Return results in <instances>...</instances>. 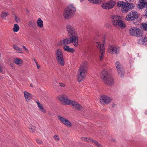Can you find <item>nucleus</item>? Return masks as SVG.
Masks as SVG:
<instances>
[{
	"instance_id": "f257e3e1",
	"label": "nucleus",
	"mask_w": 147,
	"mask_h": 147,
	"mask_svg": "<svg viewBox=\"0 0 147 147\" xmlns=\"http://www.w3.org/2000/svg\"><path fill=\"white\" fill-rule=\"evenodd\" d=\"M66 29L69 38H66L60 41V44L62 46L72 43L76 47L78 46V36L77 33L74 28L70 24L66 25Z\"/></svg>"
},
{
	"instance_id": "f03ea898",
	"label": "nucleus",
	"mask_w": 147,
	"mask_h": 147,
	"mask_svg": "<svg viewBox=\"0 0 147 147\" xmlns=\"http://www.w3.org/2000/svg\"><path fill=\"white\" fill-rule=\"evenodd\" d=\"M76 10V8L73 4L68 5L65 9L63 14L65 18L68 19L74 15Z\"/></svg>"
},
{
	"instance_id": "7ed1b4c3",
	"label": "nucleus",
	"mask_w": 147,
	"mask_h": 147,
	"mask_svg": "<svg viewBox=\"0 0 147 147\" xmlns=\"http://www.w3.org/2000/svg\"><path fill=\"white\" fill-rule=\"evenodd\" d=\"M100 76L103 82L108 86H111L114 83V80L108 71L105 70H102L100 74Z\"/></svg>"
},
{
	"instance_id": "20e7f679",
	"label": "nucleus",
	"mask_w": 147,
	"mask_h": 147,
	"mask_svg": "<svg viewBox=\"0 0 147 147\" xmlns=\"http://www.w3.org/2000/svg\"><path fill=\"white\" fill-rule=\"evenodd\" d=\"M88 62L85 61L81 65L78 72V80L80 82L85 77L88 68Z\"/></svg>"
},
{
	"instance_id": "39448f33",
	"label": "nucleus",
	"mask_w": 147,
	"mask_h": 147,
	"mask_svg": "<svg viewBox=\"0 0 147 147\" xmlns=\"http://www.w3.org/2000/svg\"><path fill=\"white\" fill-rule=\"evenodd\" d=\"M118 7H121V11L123 12L126 13L128 11L129 9H131L133 8L132 3H125L123 1H119L117 3Z\"/></svg>"
},
{
	"instance_id": "423d86ee",
	"label": "nucleus",
	"mask_w": 147,
	"mask_h": 147,
	"mask_svg": "<svg viewBox=\"0 0 147 147\" xmlns=\"http://www.w3.org/2000/svg\"><path fill=\"white\" fill-rule=\"evenodd\" d=\"M120 16L114 15L112 16V23L113 25L116 27H120L121 28H125V23L120 19Z\"/></svg>"
},
{
	"instance_id": "0eeeda50",
	"label": "nucleus",
	"mask_w": 147,
	"mask_h": 147,
	"mask_svg": "<svg viewBox=\"0 0 147 147\" xmlns=\"http://www.w3.org/2000/svg\"><path fill=\"white\" fill-rule=\"evenodd\" d=\"M55 56L56 59L58 63L61 66H63L65 64V61L61 49H58L55 51Z\"/></svg>"
},
{
	"instance_id": "6e6552de",
	"label": "nucleus",
	"mask_w": 147,
	"mask_h": 147,
	"mask_svg": "<svg viewBox=\"0 0 147 147\" xmlns=\"http://www.w3.org/2000/svg\"><path fill=\"white\" fill-rule=\"evenodd\" d=\"M120 48L114 45H109L108 48V51L112 54H118L119 53Z\"/></svg>"
},
{
	"instance_id": "1a4fd4ad",
	"label": "nucleus",
	"mask_w": 147,
	"mask_h": 147,
	"mask_svg": "<svg viewBox=\"0 0 147 147\" xmlns=\"http://www.w3.org/2000/svg\"><path fill=\"white\" fill-rule=\"evenodd\" d=\"M138 17V13L134 10L129 13L126 16L125 19L128 21H131L136 19Z\"/></svg>"
},
{
	"instance_id": "9d476101",
	"label": "nucleus",
	"mask_w": 147,
	"mask_h": 147,
	"mask_svg": "<svg viewBox=\"0 0 147 147\" xmlns=\"http://www.w3.org/2000/svg\"><path fill=\"white\" fill-rule=\"evenodd\" d=\"M116 3L115 1L113 0H111L101 5L102 7L105 9H109L112 8L115 5Z\"/></svg>"
},
{
	"instance_id": "9b49d317",
	"label": "nucleus",
	"mask_w": 147,
	"mask_h": 147,
	"mask_svg": "<svg viewBox=\"0 0 147 147\" xmlns=\"http://www.w3.org/2000/svg\"><path fill=\"white\" fill-rule=\"evenodd\" d=\"M58 98L59 101L63 105H70L69 101L67 96L65 95H61L58 96Z\"/></svg>"
},
{
	"instance_id": "f8f14e48",
	"label": "nucleus",
	"mask_w": 147,
	"mask_h": 147,
	"mask_svg": "<svg viewBox=\"0 0 147 147\" xmlns=\"http://www.w3.org/2000/svg\"><path fill=\"white\" fill-rule=\"evenodd\" d=\"M95 45L99 50L102 51L101 54L100 56V60L101 61L103 59L104 53L105 52V48L104 47L103 44H102L99 42H96Z\"/></svg>"
},
{
	"instance_id": "ddd939ff",
	"label": "nucleus",
	"mask_w": 147,
	"mask_h": 147,
	"mask_svg": "<svg viewBox=\"0 0 147 147\" xmlns=\"http://www.w3.org/2000/svg\"><path fill=\"white\" fill-rule=\"evenodd\" d=\"M116 66L118 73L119 76L121 77L123 76L124 73V71L123 66L119 62L117 61L116 62Z\"/></svg>"
},
{
	"instance_id": "4468645a",
	"label": "nucleus",
	"mask_w": 147,
	"mask_h": 147,
	"mask_svg": "<svg viewBox=\"0 0 147 147\" xmlns=\"http://www.w3.org/2000/svg\"><path fill=\"white\" fill-rule=\"evenodd\" d=\"M58 118L60 121L67 127H71L72 125L71 123L68 119L61 117L60 115H59L58 116Z\"/></svg>"
},
{
	"instance_id": "2eb2a0df",
	"label": "nucleus",
	"mask_w": 147,
	"mask_h": 147,
	"mask_svg": "<svg viewBox=\"0 0 147 147\" xmlns=\"http://www.w3.org/2000/svg\"><path fill=\"white\" fill-rule=\"evenodd\" d=\"M69 102L70 105H71L76 110H80L82 109V106L77 102L71 100H70Z\"/></svg>"
},
{
	"instance_id": "dca6fc26",
	"label": "nucleus",
	"mask_w": 147,
	"mask_h": 147,
	"mask_svg": "<svg viewBox=\"0 0 147 147\" xmlns=\"http://www.w3.org/2000/svg\"><path fill=\"white\" fill-rule=\"evenodd\" d=\"M100 100V102L102 101L105 104H108L111 101L112 99L110 97L107 96L103 95L101 96Z\"/></svg>"
},
{
	"instance_id": "f3484780",
	"label": "nucleus",
	"mask_w": 147,
	"mask_h": 147,
	"mask_svg": "<svg viewBox=\"0 0 147 147\" xmlns=\"http://www.w3.org/2000/svg\"><path fill=\"white\" fill-rule=\"evenodd\" d=\"M147 5V0H139L138 4V8L140 9L144 8Z\"/></svg>"
},
{
	"instance_id": "a211bd4d",
	"label": "nucleus",
	"mask_w": 147,
	"mask_h": 147,
	"mask_svg": "<svg viewBox=\"0 0 147 147\" xmlns=\"http://www.w3.org/2000/svg\"><path fill=\"white\" fill-rule=\"evenodd\" d=\"M143 31L139 28H137L135 36L140 37L143 36Z\"/></svg>"
},
{
	"instance_id": "6ab92c4d",
	"label": "nucleus",
	"mask_w": 147,
	"mask_h": 147,
	"mask_svg": "<svg viewBox=\"0 0 147 147\" xmlns=\"http://www.w3.org/2000/svg\"><path fill=\"white\" fill-rule=\"evenodd\" d=\"M13 62L19 66L21 65L23 63L22 60L18 58H15L13 60Z\"/></svg>"
},
{
	"instance_id": "aec40b11",
	"label": "nucleus",
	"mask_w": 147,
	"mask_h": 147,
	"mask_svg": "<svg viewBox=\"0 0 147 147\" xmlns=\"http://www.w3.org/2000/svg\"><path fill=\"white\" fill-rule=\"evenodd\" d=\"M36 102L37 104L38 105V107L39 108L40 110L43 113H46V111L43 108L42 105L39 102V101L38 100L36 101Z\"/></svg>"
},
{
	"instance_id": "412c9836",
	"label": "nucleus",
	"mask_w": 147,
	"mask_h": 147,
	"mask_svg": "<svg viewBox=\"0 0 147 147\" xmlns=\"http://www.w3.org/2000/svg\"><path fill=\"white\" fill-rule=\"evenodd\" d=\"M136 30V28L133 27L131 28L129 30L130 34L132 36H135Z\"/></svg>"
},
{
	"instance_id": "4be33fe9",
	"label": "nucleus",
	"mask_w": 147,
	"mask_h": 147,
	"mask_svg": "<svg viewBox=\"0 0 147 147\" xmlns=\"http://www.w3.org/2000/svg\"><path fill=\"white\" fill-rule=\"evenodd\" d=\"M24 93L26 100L27 101L29 100L31 98V94L25 91L24 92Z\"/></svg>"
},
{
	"instance_id": "5701e85b",
	"label": "nucleus",
	"mask_w": 147,
	"mask_h": 147,
	"mask_svg": "<svg viewBox=\"0 0 147 147\" xmlns=\"http://www.w3.org/2000/svg\"><path fill=\"white\" fill-rule=\"evenodd\" d=\"M37 24L38 27L41 28L43 26V22L40 18H39L37 21Z\"/></svg>"
},
{
	"instance_id": "b1692460",
	"label": "nucleus",
	"mask_w": 147,
	"mask_h": 147,
	"mask_svg": "<svg viewBox=\"0 0 147 147\" xmlns=\"http://www.w3.org/2000/svg\"><path fill=\"white\" fill-rule=\"evenodd\" d=\"M13 48L14 49L16 50L18 53H23V51L22 49L19 48L16 45H13Z\"/></svg>"
},
{
	"instance_id": "393cba45",
	"label": "nucleus",
	"mask_w": 147,
	"mask_h": 147,
	"mask_svg": "<svg viewBox=\"0 0 147 147\" xmlns=\"http://www.w3.org/2000/svg\"><path fill=\"white\" fill-rule=\"evenodd\" d=\"M9 15L8 12L3 11L1 12V17L3 19H5V18Z\"/></svg>"
},
{
	"instance_id": "a878e982",
	"label": "nucleus",
	"mask_w": 147,
	"mask_h": 147,
	"mask_svg": "<svg viewBox=\"0 0 147 147\" xmlns=\"http://www.w3.org/2000/svg\"><path fill=\"white\" fill-rule=\"evenodd\" d=\"M28 26L33 28H34L35 27V22L33 20H32L30 21L28 24Z\"/></svg>"
},
{
	"instance_id": "bb28decb",
	"label": "nucleus",
	"mask_w": 147,
	"mask_h": 147,
	"mask_svg": "<svg viewBox=\"0 0 147 147\" xmlns=\"http://www.w3.org/2000/svg\"><path fill=\"white\" fill-rule=\"evenodd\" d=\"M14 28L13 30L14 32H17L19 29V27L17 24H15L14 25Z\"/></svg>"
},
{
	"instance_id": "cd10ccee",
	"label": "nucleus",
	"mask_w": 147,
	"mask_h": 147,
	"mask_svg": "<svg viewBox=\"0 0 147 147\" xmlns=\"http://www.w3.org/2000/svg\"><path fill=\"white\" fill-rule=\"evenodd\" d=\"M141 28L143 29L144 30L147 31V24H142L141 26Z\"/></svg>"
},
{
	"instance_id": "c85d7f7f",
	"label": "nucleus",
	"mask_w": 147,
	"mask_h": 147,
	"mask_svg": "<svg viewBox=\"0 0 147 147\" xmlns=\"http://www.w3.org/2000/svg\"><path fill=\"white\" fill-rule=\"evenodd\" d=\"M91 3L95 4H98L100 3V0H88Z\"/></svg>"
},
{
	"instance_id": "c756f323",
	"label": "nucleus",
	"mask_w": 147,
	"mask_h": 147,
	"mask_svg": "<svg viewBox=\"0 0 147 147\" xmlns=\"http://www.w3.org/2000/svg\"><path fill=\"white\" fill-rule=\"evenodd\" d=\"M142 44L143 45H146L147 44V38L146 37H144L142 41Z\"/></svg>"
},
{
	"instance_id": "7c9ffc66",
	"label": "nucleus",
	"mask_w": 147,
	"mask_h": 147,
	"mask_svg": "<svg viewBox=\"0 0 147 147\" xmlns=\"http://www.w3.org/2000/svg\"><path fill=\"white\" fill-rule=\"evenodd\" d=\"M93 143H94V145L98 147H102V146H101L100 144L98 143L96 141L94 140L93 141Z\"/></svg>"
},
{
	"instance_id": "2f4dec72",
	"label": "nucleus",
	"mask_w": 147,
	"mask_h": 147,
	"mask_svg": "<svg viewBox=\"0 0 147 147\" xmlns=\"http://www.w3.org/2000/svg\"><path fill=\"white\" fill-rule=\"evenodd\" d=\"M35 129L36 127L34 126H32L30 127V131L33 133L35 132Z\"/></svg>"
},
{
	"instance_id": "473e14b6",
	"label": "nucleus",
	"mask_w": 147,
	"mask_h": 147,
	"mask_svg": "<svg viewBox=\"0 0 147 147\" xmlns=\"http://www.w3.org/2000/svg\"><path fill=\"white\" fill-rule=\"evenodd\" d=\"M86 141L89 143H90L91 142H93V141L94 140H92L90 138H86Z\"/></svg>"
},
{
	"instance_id": "72a5a7b5",
	"label": "nucleus",
	"mask_w": 147,
	"mask_h": 147,
	"mask_svg": "<svg viewBox=\"0 0 147 147\" xmlns=\"http://www.w3.org/2000/svg\"><path fill=\"white\" fill-rule=\"evenodd\" d=\"M68 52L73 53L75 51L74 49L72 48H69L68 49V50L67 51Z\"/></svg>"
},
{
	"instance_id": "f704fd0d",
	"label": "nucleus",
	"mask_w": 147,
	"mask_h": 147,
	"mask_svg": "<svg viewBox=\"0 0 147 147\" xmlns=\"http://www.w3.org/2000/svg\"><path fill=\"white\" fill-rule=\"evenodd\" d=\"M63 49L64 50L66 51H67L68 50V49L69 48V46L67 45H64L63 47Z\"/></svg>"
},
{
	"instance_id": "c9c22d12",
	"label": "nucleus",
	"mask_w": 147,
	"mask_h": 147,
	"mask_svg": "<svg viewBox=\"0 0 147 147\" xmlns=\"http://www.w3.org/2000/svg\"><path fill=\"white\" fill-rule=\"evenodd\" d=\"M36 140L37 143L38 144H41L43 143V142L42 141V140H40L38 139H36Z\"/></svg>"
},
{
	"instance_id": "e433bc0d",
	"label": "nucleus",
	"mask_w": 147,
	"mask_h": 147,
	"mask_svg": "<svg viewBox=\"0 0 147 147\" xmlns=\"http://www.w3.org/2000/svg\"><path fill=\"white\" fill-rule=\"evenodd\" d=\"M54 138L57 141H58L59 140V137L57 135H55L54 136Z\"/></svg>"
},
{
	"instance_id": "4c0bfd02",
	"label": "nucleus",
	"mask_w": 147,
	"mask_h": 147,
	"mask_svg": "<svg viewBox=\"0 0 147 147\" xmlns=\"http://www.w3.org/2000/svg\"><path fill=\"white\" fill-rule=\"evenodd\" d=\"M15 20L17 22H19L20 21V18L16 16H15Z\"/></svg>"
},
{
	"instance_id": "58836bf2",
	"label": "nucleus",
	"mask_w": 147,
	"mask_h": 147,
	"mask_svg": "<svg viewBox=\"0 0 147 147\" xmlns=\"http://www.w3.org/2000/svg\"><path fill=\"white\" fill-rule=\"evenodd\" d=\"M59 85L61 87H64L65 86V84L63 83H59Z\"/></svg>"
},
{
	"instance_id": "ea45409f",
	"label": "nucleus",
	"mask_w": 147,
	"mask_h": 147,
	"mask_svg": "<svg viewBox=\"0 0 147 147\" xmlns=\"http://www.w3.org/2000/svg\"><path fill=\"white\" fill-rule=\"evenodd\" d=\"M58 83L57 82L56 80H53V84L54 86H56V83Z\"/></svg>"
},
{
	"instance_id": "a19ab883",
	"label": "nucleus",
	"mask_w": 147,
	"mask_h": 147,
	"mask_svg": "<svg viewBox=\"0 0 147 147\" xmlns=\"http://www.w3.org/2000/svg\"><path fill=\"white\" fill-rule=\"evenodd\" d=\"M23 49L25 50V51H28V49L24 46H23Z\"/></svg>"
},
{
	"instance_id": "79ce46f5",
	"label": "nucleus",
	"mask_w": 147,
	"mask_h": 147,
	"mask_svg": "<svg viewBox=\"0 0 147 147\" xmlns=\"http://www.w3.org/2000/svg\"><path fill=\"white\" fill-rule=\"evenodd\" d=\"M81 139L82 140H84V141H86V138H85L84 137H81Z\"/></svg>"
},
{
	"instance_id": "37998d69",
	"label": "nucleus",
	"mask_w": 147,
	"mask_h": 147,
	"mask_svg": "<svg viewBox=\"0 0 147 147\" xmlns=\"http://www.w3.org/2000/svg\"><path fill=\"white\" fill-rule=\"evenodd\" d=\"M1 69L0 70V71L2 74H3L4 71L2 67L1 68Z\"/></svg>"
},
{
	"instance_id": "c03bdc74",
	"label": "nucleus",
	"mask_w": 147,
	"mask_h": 147,
	"mask_svg": "<svg viewBox=\"0 0 147 147\" xmlns=\"http://www.w3.org/2000/svg\"><path fill=\"white\" fill-rule=\"evenodd\" d=\"M116 141V140L115 139H113L111 140V141L113 142H115Z\"/></svg>"
},
{
	"instance_id": "a18cd8bd",
	"label": "nucleus",
	"mask_w": 147,
	"mask_h": 147,
	"mask_svg": "<svg viewBox=\"0 0 147 147\" xmlns=\"http://www.w3.org/2000/svg\"><path fill=\"white\" fill-rule=\"evenodd\" d=\"M132 0H125L126 1L127 3H129L128 2H130L131 1H132Z\"/></svg>"
},
{
	"instance_id": "49530a36",
	"label": "nucleus",
	"mask_w": 147,
	"mask_h": 147,
	"mask_svg": "<svg viewBox=\"0 0 147 147\" xmlns=\"http://www.w3.org/2000/svg\"><path fill=\"white\" fill-rule=\"evenodd\" d=\"M35 63H36V65H38V63L37 62V61L36 60H35V61H34Z\"/></svg>"
},
{
	"instance_id": "de8ad7c7",
	"label": "nucleus",
	"mask_w": 147,
	"mask_h": 147,
	"mask_svg": "<svg viewBox=\"0 0 147 147\" xmlns=\"http://www.w3.org/2000/svg\"><path fill=\"white\" fill-rule=\"evenodd\" d=\"M36 66H37V68L38 69L39 68V67H40V66L38 65H38H36Z\"/></svg>"
},
{
	"instance_id": "09e8293b",
	"label": "nucleus",
	"mask_w": 147,
	"mask_h": 147,
	"mask_svg": "<svg viewBox=\"0 0 147 147\" xmlns=\"http://www.w3.org/2000/svg\"><path fill=\"white\" fill-rule=\"evenodd\" d=\"M145 114L146 115H147V110L145 111Z\"/></svg>"
},
{
	"instance_id": "8fccbe9b",
	"label": "nucleus",
	"mask_w": 147,
	"mask_h": 147,
	"mask_svg": "<svg viewBox=\"0 0 147 147\" xmlns=\"http://www.w3.org/2000/svg\"><path fill=\"white\" fill-rule=\"evenodd\" d=\"M30 86L31 87H33V86L32 84H30Z\"/></svg>"
},
{
	"instance_id": "3c124183",
	"label": "nucleus",
	"mask_w": 147,
	"mask_h": 147,
	"mask_svg": "<svg viewBox=\"0 0 147 147\" xmlns=\"http://www.w3.org/2000/svg\"><path fill=\"white\" fill-rule=\"evenodd\" d=\"M10 65H11V67H13V64H11H11H10Z\"/></svg>"
},
{
	"instance_id": "603ef678",
	"label": "nucleus",
	"mask_w": 147,
	"mask_h": 147,
	"mask_svg": "<svg viewBox=\"0 0 147 147\" xmlns=\"http://www.w3.org/2000/svg\"><path fill=\"white\" fill-rule=\"evenodd\" d=\"M84 1V0H80V1L81 2H82V1Z\"/></svg>"
},
{
	"instance_id": "864d4df0",
	"label": "nucleus",
	"mask_w": 147,
	"mask_h": 147,
	"mask_svg": "<svg viewBox=\"0 0 147 147\" xmlns=\"http://www.w3.org/2000/svg\"><path fill=\"white\" fill-rule=\"evenodd\" d=\"M2 68V67H1V65H0V69H1V68ZM1 69H0V70Z\"/></svg>"
},
{
	"instance_id": "5fc2aeb1",
	"label": "nucleus",
	"mask_w": 147,
	"mask_h": 147,
	"mask_svg": "<svg viewBox=\"0 0 147 147\" xmlns=\"http://www.w3.org/2000/svg\"><path fill=\"white\" fill-rule=\"evenodd\" d=\"M34 61H35V60H36L35 59H34Z\"/></svg>"
},
{
	"instance_id": "6e6d98bb",
	"label": "nucleus",
	"mask_w": 147,
	"mask_h": 147,
	"mask_svg": "<svg viewBox=\"0 0 147 147\" xmlns=\"http://www.w3.org/2000/svg\"><path fill=\"white\" fill-rule=\"evenodd\" d=\"M114 107V105H113V107Z\"/></svg>"
}]
</instances>
